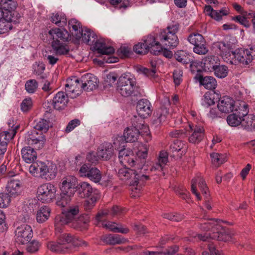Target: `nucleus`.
I'll return each mask as SVG.
<instances>
[{"label":"nucleus","instance_id":"1","mask_svg":"<svg viewBox=\"0 0 255 255\" xmlns=\"http://www.w3.org/2000/svg\"><path fill=\"white\" fill-rule=\"evenodd\" d=\"M145 171L143 169L138 170L135 168L131 169L126 167L119 169L118 175L120 180L129 181L132 197L139 196L145 181L148 180L149 176L146 174Z\"/></svg>","mask_w":255,"mask_h":255},{"label":"nucleus","instance_id":"2","mask_svg":"<svg viewBox=\"0 0 255 255\" xmlns=\"http://www.w3.org/2000/svg\"><path fill=\"white\" fill-rule=\"evenodd\" d=\"M148 154V148L146 145L142 146V148L137 152V157L129 148H124L120 150L119 158L120 162L125 165L135 168L138 170L143 169L146 171L147 168L145 165Z\"/></svg>","mask_w":255,"mask_h":255},{"label":"nucleus","instance_id":"3","mask_svg":"<svg viewBox=\"0 0 255 255\" xmlns=\"http://www.w3.org/2000/svg\"><path fill=\"white\" fill-rule=\"evenodd\" d=\"M29 171L35 177L50 180L56 176L57 169L56 166L52 163L37 161L30 165Z\"/></svg>","mask_w":255,"mask_h":255},{"label":"nucleus","instance_id":"4","mask_svg":"<svg viewBox=\"0 0 255 255\" xmlns=\"http://www.w3.org/2000/svg\"><path fill=\"white\" fill-rule=\"evenodd\" d=\"M136 83L133 76L129 74H123L119 78L117 91L124 97H127L132 95L134 96H141L143 91L136 86Z\"/></svg>","mask_w":255,"mask_h":255},{"label":"nucleus","instance_id":"5","mask_svg":"<svg viewBox=\"0 0 255 255\" xmlns=\"http://www.w3.org/2000/svg\"><path fill=\"white\" fill-rule=\"evenodd\" d=\"M179 30V24L173 23L161 31L158 39L163 45L169 48H175L179 44V39L176 33Z\"/></svg>","mask_w":255,"mask_h":255},{"label":"nucleus","instance_id":"6","mask_svg":"<svg viewBox=\"0 0 255 255\" xmlns=\"http://www.w3.org/2000/svg\"><path fill=\"white\" fill-rule=\"evenodd\" d=\"M79 207L77 205L70 207L67 210L57 215L55 218V229L56 234L60 233L62 226L69 223H73L79 213Z\"/></svg>","mask_w":255,"mask_h":255},{"label":"nucleus","instance_id":"7","mask_svg":"<svg viewBox=\"0 0 255 255\" xmlns=\"http://www.w3.org/2000/svg\"><path fill=\"white\" fill-rule=\"evenodd\" d=\"M236 108L234 113L229 115L227 118L228 124L232 127L239 126L249 112L248 105L244 101H238Z\"/></svg>","mask_w":255,"mask_h":255},{"label":"nucleus","instance_id":"8","mask_svg":"<svg viewBox=\"0 0 255 255\" xmlns=\"http://www.w3.org/2000/svg\"><path fill=\"white\" fill-rule=\"evenodd\" d=\"M255 50L251 47L249 49L240 48L232 52L231 62L229 64L237 65L239 63L247 65L255 57Z\"/></svg>","mask_w":255,"mask_h":255},{"label":"nucleus","instance_id":"9","mask_svg":"<svg viewBox=\"0 0 255 255\" xmlns=\"http://www.w3.org/2000/svg\"><path fill=\"white\" fill-rule=\"evenodd\" d=\"M57 188L50 183L40 185L37 190V198L42 203H49L55 198Z\"/></svg>","mask_w":255,"mask_h":255},{"label":"nucleus","instance_id":"10","mask_svg":"<svg viewBox=\"0 0 255 255\" xmlns=\"http://www.w3.org/2000/svg\"><path fill=\"white\" fill-rule=\"evenodd\" d=\"M188 41L194 46L193 51L199 55H205L208 52V48L204 37L200 34L192 33L187 38Z\"/></svg>","mask_w":255,"mask_h":255},{"label":"nucleus","instance_id":"11","mask_svg":"<svg viewBox=\"0 0 255 255\" xmlns=\"http://www.w3.org/2000/svg\"><path fill=\"white\" fill-rule=\"evenodd\" d=\"M33 237L31 226L23 224L17 227L15 231V241L19 244L24 245L30 242Z\"/></svg>","mask_w":255,"mask_h":255},{"label":"nucleus","instance_id":"12","mask_svg":"<svg viewBox=\"0 0 255 255\" xmlns=\"http://www.w3.org/2000/svg\"><path fill=\"white\" fill-rule=\"evenodd\" d=\"M45 138L42 132L33 129L28 131L25 135V142L28 145L33 146L35 148H41L45 143Z\"/></svg>","mask_w":255,"mask_h":255},{"label":"nucleus","instance_id":"13","mask_svg":"<svg viewBox=\"0 0 255 255\" xmlns=\"http://www.w3.org/2000/svg\"><path fill=\"white\" fill-rule=\"evenodd\" d=\"M79 173L81 177H86L95 183L99 182L102 178L99 169L87 164H84L80 167Z\"/></svg>","mask_w":255,"mask_h":255},{"label":"nucleus","instance_id":"14","mask_svg":"<svg viewBox=\"0 0 255 255\" xmlns=\"http://www.w3.org/2000/svg\"><path fill=\"white\" fill-rule=\"evenodd\" d=\"M213 50L218 55L221 56L224 61L229 63L231 62V54L233 51L231 50V45L229 43L224 41H218L213 43Z\"/></svg>","mask_w":255,"mask_h":255},{"label":"nucleus","instance_id":"15","mask_svg":"<svg viewBox=\"0 0 255 255\" xmlns=\"http://www.w3.org/2000/svg\"><path fill=\"white\" fill-rule=\"evenodd\" d=\"M189 129L186 131L188 132L189 141L192 143H198L201 142L205 136L204 127L200 124L193 123L189 125Z\"/></svg>","mask_w":255,"mask_h":255},{"label":"nucleus","instance_id":"16","mask_svg":"<svg viewBox=\"0 0 255 255\" xmlns=\"http://www.w3.org/2000/svg\"><path fill=\"white\" fill-rule=\"evenodd\" d=\"M82 81L76 77H73L67 79L65 84V90L71 98H75L79 95L83 89Z\"/></svg>","mask_w":255,"mask_h":255},{"label":"nucleus","instance_id":"17","mask_svg":"<svg viewBox=\"0 0 255 255\" xmlns=\"http://www.w3.org/2000/svg\"><path fill=\"white\" fill-rule=\"evenodd\" d=\"M198 186L202 194L206 198L209 197L208 188L205 183L204 179L201 176H197L193 178L191 181V191L195 195L199 200H201L200 193L197 191V186Z\"/></svg>","mask_w":255,"mask_h":255},{"label":"nucleus","instance_id":"18","mask_svg":"<svg viewBox=\"0 0 255 255\" xmlns=\"http://www.w3.org/2000/svg\"><path fill=\"white\" fill-rule=\"evenodd\" d=\"M237 101H235L232 98L229 96L221 97L218 103V110L222 113H229L233 112L236 108Z\"/></svg>","mask_w":255,"mask_h":255},{"label":"nucleus","instance_id":"19","mask_svg":"<svg viewBox=\"0 0 255 255\" xmlns=\"http://www.w3.org/2000/svg\"><path fill=\"white\" fill-rule=\"evenodd\" d=\"M77 180L73 176H67L64 177L61 181L60 188L64 194L68 193L71 195L75 194Z\"/></svg>","mask_w":255,"mask_h":255},{"label":"nucleus","instance_id":"20","mask_svg":"<svg viewBox=\"0 0 255 255\" xmlns=\"http://www.w3.org/2000/svg\"><path fill=\"white\" fill-rule=\"evenodd\" d=\"M58 241L60 242L61 245L67 247L68 248L69 244H71L74 246H87V243L79 238L72 236L69 233H63L58 237Z\"/></svg>","mask_w":255,"mask_h":255},{"label":"nucleus","instance_id":"21","mask_svg":"<svg viewBox=\"0 0 255 255\" xmlns=\"http://www.w3.org/2000/svg\"><path fill=\"white\" fill-rule=\"evenodd\" d=\"M204 11L206 15L217 21H221L223 16L229 14V9L228 8L223 7L220 10H215L210 5L205 6Z\"/></svg>","mask_w":255,"mask_h":255},{"label":"nucleus","instance_id":"22","mask_svg":"<svg viewBox=\"0 0 255 255\" xmlns=\"http://www.w3.org/2000/svg\"><path fill=\"white\" fill-rule=\"evenodd\" d=\"M78 196L81 198H88L92 196L95 192H99L93 188L91 184L87 182H80L76 187Z\"/></svg>","mask_w":255,"mask_h":255},{"label":"nucleus","instance_id":"23","mask_svg":"<svg viewBox=\"0 0 255 255\" xmlns=\"http://www.w3.org/2000/svg\"><path fill=\"white\" fill-rule=\"evenodd\" d=\"M12 129H9L8 130L0 132V150H1L2 153L5 152L7 143L10 139L13 138L16 134L18 126H16L14 128L12 127Z\"/></svg>","mask_w":255,"mask_h":255},{"label":"nucleus","instance_id":"24","mask_svg":"<svg viewBox=\"0 0 255 255\" xmlns=\"http://www.w3.org/2000/svg\"><path fill=\"white\" fill-rule=\"evenodd\" d=\"M48 34L53 40L51 43L66 41L69 37V34L67 31L59 28L51 29L48 31Z\"/></svg>","mask_w":255,"mask_h":255},{"label":"nucleus","instance_id":"25","mask_svg":"<svg viewBox=\"0 0 255 255\" xmlns=\"http://www.w3.org/2000/svg\"><path fill=\"white\" fill-rule=\"evenodd\" d=\"M174 56L176 60L184 65L190 63V68L192 71L195 72V71H198V70H195L194 69L197 63L192 60L191 54L185 51L178 50L175 53Z\"/></svg>","mask_w":255,"mask_h":255},{"label":"nucleus","instance_id":"26","mask_svg":"<svg viewBox=\"0 0 255 255\" xmlns=\"http://www.w3.org/2000/svg\"><path fill=\"white\" fill-rule=\"evenodd\" d=\"M136 111L138 115L143 119L149 116L152 112L151 103L146 99H141L137 103Z\"/></svg>","mask_w":255,"mask_h":255},{"label":"nucleus","instance_id":"27","mask_svg":"<svg viewBox=\"0 0 255 255\" xmlns=\"http://www.w3.org/2000/svg\"><path fill=\"white\" fill-rule=\"evenodd\" d=\"M3 17L0 18V34L8 32L11 28V22H16L17 18L11 16L9 12H5Z\"/></svg>","mask_w":255,"mask_h":255},{"label":"nucleus","instance_id":"28","mask_svg":"<svg viewBox=\"0 0 255 255\" xmlns=\"http://www.w3.org/2000/svg\"><path fill=\"white\" fill-rule=\"evenodd\" d=\"M83 90L87 91H93L98 87L99 81L94 75L88 73L81 78Z\"/></svg>","mask_w":255,"mask_h":255},{"label":"nucleus","instance_id":"29","mask_svg":"<svg viewBox=\"0 0 255 255\" xmlns=\"http://www.w3.org/2000/svg\"><path fill=\"white\" fill-rule=\"evenodd\" d=\"M148 48V51L154 55H158L162 50V47L159 42L155 40L154 36L148 35L144 40L143 42Z\"/></svg>","mask_w":255,"mask_h":255},{"label":"nucleus","instance_id":"30","mask_svg":"<svg viewBox=\"0 0 255 255\" xmlns=\"http://www.w3.org/2000/svg\"><path fill=\"white\" fill-rule=\"evenodd\" d=\"M131 126L127 128L124 133V137L126 142H133L136 141L139 136V129L136 128L135 125H133L131 119Z\"/></svg>","mask_w":255,"mask_h":255},{"label":"nucleus","instance_id":"31","mask_svg":"<svg viewBox=\"0 0 255 255\" xmlns=\"http://www.w3.org/2000/svg\"><path fill=\"white\" fill-rule=\"evenodd\" d=\"M114 153V149L113 145L109 142L102 144L98 148L97 154L103 160H107L112 158Z\"/></svg>","mask_w":255,"mask_h":255},{"label":"nucleus","instance_id":"32","mask_svg":"<svg viewBox=\"0 0 255 255\" xmlns=\"http://www.w3.org/2000/svg\"><path fill=\"white\" fill-rule=\"evenodd\" d=\"M68 102L67 94L64 92H59L53 97L52 105L54 109L60 110L63 109Z\"/></svg>","mask_w":255,"mask_h":255},{"label":"nucleus","instance_id":"33","mask_svg":"<svg viewBox=\"0 0 255 255\" xmlns=\"http://www.w3.org/2000/svg\"><path fill=\"white\" fill-rule=\"evenodd\" d=\"M187 149V145L185 142L175 140L170 145V150L173 152V156L181 158L185 154Z\"/></svg>","mask_w":255,"mask_h":255},{"label":"nucleus","instance_id":"34","mask_svg":"<svg viewBox=\"0 0 255 255\" xmlns=\"http://www.w3.org/2000/svg\"><path fill=\"white\" fill-rule=\"evenodd\" d=\"M7 194L10 196L15 197L21 193V184L19 180L11 178L7 181L6 187Z\"/></svg>","mask_w":255,"mask_h":255},{"label":"nucleus","instance_id":"35","mask_svg":"<svg viewBox=\"0 0 255 255\" xmlns=\"http://www.w3.org/2000/svg\"><path fill=\"white\" fill-rule=\"evenodd\" d=\"M94 49L98 53L103 55H110L114 53V48L110 46H107L102 40L96 39L94 44Z\"/></svg>","mask_w":255,"mask_h":255},{"label":"nucleus","instance_id":"36","mask_svg":"<svg viewBox=\"0 0 255 255\" xmlns=\"http://www.w3.org/2000/svg\"><path fill=\"white\" fill-rule=\"evenodd\" d=\"M76 38L82 40L89 45H93L97 39L96 35L88 29H82L81 32L76 34Z\"/></svg>","mask_w":255,"mask_h":255},{"label":"nucleus","instance_id":"37","mask_svg":"<svg viewBox=\"0 0 255 255\" xmlns=\"http://www.w3.org/2000/svg\"><path fill=\"white\" fill-rule=\"evenodd\" d=\"M168 161V154L166 152H160L157 161L153 163L150 170L161 171Z\"/></svg>","mask_w":255,"mask_h":255},{"label":"nucleus","instance_id":"38","mask_svg":"<svg viewBox=\"0 0 255 255\" xmlns=\"http://www.w3.org/2000/svg\"><path fill=\"white\" fill-rule=\"evenodd\" d=\"M23 160L27 163H33L37 158L36 151L31 147H23L21 151Z\"/></svg>","mask_w":255,"mask_h":255},{"label":"nucleus","instance_id":"39","mask_svg":"<svg viewBox=\"0 0 255 255\" xmlns=\"http://www.w3.org/2000/svg\"><path fill=\"white\" fill-rule=\"evenodd\" d=\"M102 241L109 245H117L124 244L127 242V240L119 235H107L102 237Z\"/></svg>","mask_w":255,"mask_h":255},{"label":"nucleus","instance_id":"40","mask_svg":"<svg viewBox=\"0 0 255 255\" xmlns=\"http://www.w3.org/2000/svg\"><path fill=\"white\" fill-rule=\"evenodd\" d=\"M51 210L48 206H43L36 212V219L37 222L42 223L47 221L50 214Z\"/></svg>","mask_w":255,"mask_h":255},{"label":"nucleus","instance_id":"41","mask_svg":"<svg viewBox=\"0 0 255 255\" xmlns=\"http://www.w3.org/2000/svg\"><path fill=\"white\" fill-rule=\"evenodd\" d=\"M0 5L1 9H3V14H5V12H9L11 16H14L16 13L14 11L16 7V2L13 0H0Z\"/></svg>","mask_w":255,"mask_h":255},{"label":"nucleus","instance_id":"42","mask_svg":"<svg viewBox=\"0 0 255 255\" xmlns=\"http://www.w3.org/2000/svg\"><path fill=\"white\" fill-rule=\"evenodd\" d=\"M50 21L60 27H64L67 24V18L65 14L62 12L52 13Z\"/></svg>","mask_w":255,"mask_h":255},{"label":"nucleus","instance_id":"43","mask_svg":"<svg viewBox=\"0 0 255 255\" xmlns=\"http://www.w3.org/2000/svg\"><path fill=\"white\" fill-rule=\"evenodd\" d=\"M199 82L205 88L210 90L215 89L217 86L216 80L211 76H201L199 78Z\"/></svg>","mask_w":255,"mask_h":255},{"label":"nucleus","instance_id":"44","mask_svg":"<svg viewBox=\"0 0 255 255\" xmlns=\"http://www.w3.org/2000/svg\"><path fill=\"white\" fill-rule=\"evenodd\" d=\"M133 125H135L136 128L139 129L140 135H148L149 132L148 127L144 124V122L142 119H139L136 116L132 118Z\"/></svg>","mask_w":255,"mask_h":255},{"label":"nucleus","instance_id":"45","mask_svg":"<svg viewBox=\"0 0 255 255\" xmlns=\"http://www.w3.org/2000/svg\"><path fill=\"white\" fill-rule=\"evenodd\" d=\"M102 226L103 228L108 229L112 232L116 233H121L122 234H127L129 232V229L126 227H117L116 223L112 222H103Z\"/></svg>","mask_w":255,"mask_h":255},{"label":"nucleus","instance_id":"46","mask_svg":"<svg viewBox=\"0 0 255 255\" xmlns=\"http://www.w3.org/2000/svg\"><path fill=\"white\" fill-rule=\"evenodd\" d=\"M47 248L52 252L64 253L67 251V247L61 245L59 241H49L46 244Z\"/></svg>","mask_w":255,"mask_h":255},{"label":"nucleus","instance_id":"47","mask_svg":"<svg viewBox=\"0 0 255 255\" xmlns=\"http://www.w3.org/2000/svg\"><path fill=\"white\" fill-rule=\"evenodd\" d=\"M51 47L57 55H66L69 51V47L63 42L51 43Z\"/></svg>","mask_w":255,"mask_h":255},{"label":"nucleus","instance_id":"48","mask_svg":"<svg viewBox=\"0 0 255 255\" xmlns=\"http://www.w3.org/2000/svg\"><path fill=\"white\" fill-rule=\"evenodd\" d=\"M156 120L160 124L164 123L169 117L168 110L166 108H161L156 110L154 115Z\"/></svg>","mask_w":255,"mask_h":255},{"label":"nucleus","instance_id":"49","mask_svg":"<svg viewBox=\"0 0 255 255\" xmlns=\"http://www.w3.org/2000/svg\"><path fill=\"white\" fill-rule=\"evenodd\" d=\"M34 128L40 132H46L50 127L49 121L43 119H40L34 121Z\"/></svg>","mask_w":255,"mask_h":255},{"label":"nucleus","instance_id":"50","mask_svg":"<svg viewBox=\"0 0 255 255\" xmlns=\"http://www.w3.org/2000/svg\"><path fill=\"white\" fill-rule=\"evenodd\" d=\"M74 195H71L68 193H61L60 196L57 198L56 205L61 207H65L71 202V198Z\"/></svg>","mask_w":255,"mask_h":255},{"label":"nucleus","instance_id":"51","mask_svg":"<svg viewBox=\"0 0 255 255\" xmlns=\"http://www.w3.org/2000/svg\"><path fill=\"white\" fill-rule=\"evenodd\" d=\"M210 157L213 164L216 167L219 166L227 160L226 155L218 153H212L210 154Z\"/></svg>","mask_w":255,"mask_h":255},{"label":"nucleus","instance_id":"52","mask_svg":"<svg viewBox=\"0 0 255 255\" xmlns=\"http://www.w3.org/2000/svg\"><path fill=\"white\" fill-rule=\"evenodd\" d=\"M91 197L84 201V207L86 210H91L95 205L96 202L100 198L99 192H95Z\"/></svg>","mask_w":255,"mask_h":255},{"label":"nucleus","instance_id":"53","mask_svg":"<svg viewBox=\"0 0 255 255\" xmlns=\"http://www.w3.org/2000/svg\"><path fill=\"white\" fill-rule=\"evenodd\" d=\"M89 220L85 219L83 216H80L76 218L72 223V226L74 228L82 230L87 229Z\"/></svg>","mask_w":255,"mask_h":255},{"label":"nucleus","instance_id":"54","mask_svg":"<svg viewBox=\"0 0 255 255\" xmlns=\"http://www.w3.org/2000/svg\"><path fill=\"white\" fill-rule=\"evenodd\" d=\"M69 27L72 34L76 37V34L81 32L82 29L81 23L76 19H72L69 21Z\"/></svg>","mask_w":255,"mask_h":255},{"label":"nucleus","instance_id":"55","mask_svg":"<svg viewBox=\"0 0 255 255\" xmlns=\"http://www.w3.org/2000/svg\"><path fill=\"white\" fill-rule=\"evenodd\" d=\"M220 227L219 223L217 221L211 220L207 222L204 223L201 225L200 228L203 230L207 231L212 229L213 231H215L214 228L219 230Z\"/></svg>","mask_w":255,"mask_h":255},{"label":"nucleus","instance_id":"56","mask_svg":"<svg viewBox=\"0 0 255 255\" xmlns=\"http://www.w3.org/2000/svg\"><path fill=\"white\" fill-rule=\"evenodd\" d=\"M215 75L219 78L226 77L228 73V68L223 65H217L214 70Z\"/></svg>","mask_w":255,"mask_h":255},{"label":"nucleus","instance_id":"57","mask_svg":"<svg viewBox=\"0 0 255 255\" xmlns=\"http://www.w3.org/2000/svg\"><path fill=\"white\" fill-rule=\"evenodd\" d=\"M27 244L26 249V251L31 254L37 252L41 246V243L35 240H33L30 242H29Z\"/></svg>","mask_w":255,"mask_h":255},{"label":"nucleus","instance_id":"58","mask_svg":"<svg viewBox=\"0 0 255 255\" xmlns=\"http://www.w3.org/2000/svg\"><path fill=\"white\" fill-rule=\"evenodd\" d=\"M216 57L214 56H209L206 57L204 59V66L208 70L215 69V67L217 66L218 63L215 61Z\"/></svg>","mask_w":255,"mask_h":255},{"label":"nucleus","instance_id":"59","mask_svg":"<svg viewBox=\"0 0 255 255\" xmlns=\"http://www.w3.org/2000/svg\"><path fill=\"white\" fill-rule=\"evenodd\" d=\"M211 238L213 239H216L219 241L224 242L231 241L232 237L230 235L226 233L219 232L213 233V234L211 236Z\"/></svg>","mask_w":255,"mask_h":255},{"label":"nucleus","instance_id":"60","mask_svg":"<svg viewBox=\"0 0 255 255\" xmlns=\"http://www.w3.org/2000/svg\"><path fill=\"white\" fill-rule=\"evenodd\" d=\"M38 88V83L35 79H31L26 82L25 89L29 94L35 93Z\"/></svg>","mask_w":255,"mask_h":255},{"label":"nucleus","instance_id":"61","mask_svg":"<svg viewBox=\"0 0 255 255\" xmlns=\"http://www.w3.org/2000/svg\"><path fill=\"white\" fill-rule=\"evenodd\" d=\"M214 95L210 93H206L202 99V105L208 107L214 104Z\"/></svg>","mask_w":255,"mask_h":255},{"label":"nucleus","instance_id":"62","mask_svg":"<svg viewBox=\"0 0 255 255\" xmlns=\"http://www.w3.org/2000/svg\"><path fill=\"white\" fill-rule=\"evenodd\" d=\"M33 103L31 98H26L21 103L20 109L23 112L26 113L31 109Z\"/></svg>","mask_w":255,"mask_h":255},{"label":"nucleus","instance_id":"63","mask_svg":"<svg viewBox=\"0 0 255 255\" xmlns=\"http://www.w3.org/2000/svg\"><path fill=\"white\" fill-rule=\"evenodd\" d=\"M10 202V196L7 193H0V208L7 207Z\"/></svg>","mask_w":255,"mask_h":255},{"label":"nucleus","instance_id":"64","mask_svg":"<svg viewBox=\"0 0 255 255\" xmlns=\"http://www.w3.org/2000/svg\"><path fill=\"white\" fill-rule=\"evenodd\" d=\"M134 51L138 54H145L148 51V48L146 47L144 43H138L134 45Z\"/></svg>","mask_w":255,"mask_h":255}]
</instances>
